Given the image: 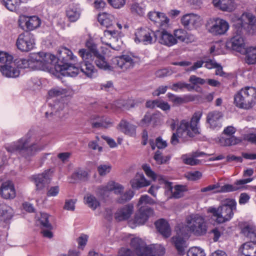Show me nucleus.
Listing matches in <instances>:
<instances>
[{"mask_svg": "<svg viewBox=\"0 0 256 256\" xmlns=\"http://www.w3.org/2000/svg\"><path fill=\"white\" fill-rule=\"evenodd\" d=\"M155 225L158 232L165 238L171 235V229L168 222L164 219H160L155 222Z\"/></svg>", "mask_w": 256, "mask_h": 256, "instance_id": "c756f323", "label": "nucleus"}, {"mask_svg": "<svg viewBox=\"0 0 256 256\" xmlns=\"http://www.w3.org/2000/svg\"><path fill=\"white\" fill-rule=\"evenodd\" d=\"M112 165L109 164H104L98 166V172L101 176H104L110 173L112 170Z\"/></svg>", "mask_w": 256, "mask_h": 256, "instance_id": "4d7b16f0", "label": "nucleus"}, {"mask_svg": "<svg viewBox=\"0 0 256 256\" xmlns=\"http://www.w3.org/2000/svg\"><path fill=\"white\" fill-rule=\"evenodd\" d=\"M98 20L101 25L108 28L112 26L114 18L110 14L104 12L98 15Z\"/></svg>", "mask_w": 256, "mask_h": 256, "instance_id": "f704fd0d", "label": "nucleus"}, {"mask_svg": "<svg viewBox=\"0 0 256 256\" xmlns=\"http://www.w3.org/2000/svg\"><path fill=\"white\" fill-rule=\"evenodd\" d=\"M125 102L122 100H119L114 102V104H111L106 106V108H111L114 112H118L126 108Z\"/></svg>", "mask_w": 256, "mask_h": 256, "instance_id": "6e6d98bb", "label": "nucleus"}, {"mask_svg": "<svg viewBox=\"0 0 256 256\" xmlns=\"http://www.w3.org/2000/svg\"><path fill=\"white\" fill-rule=\"evenodd\" d=\"M124 188L120 184L114 181H110L106 184L102 185L96 188V194L102 198L108 196L109 193L114 191V194H119L124 191Z\"/></svg>", "mask_w": 256, "mask_h": 256, "instance_id": "9b49d317", "label": "nucleus"}, {"mask_svg": "<svg viewBox=\"0 0 256 256\" xmlns=\"http://www.w3.org/2000/svg\"><path fill=\"white\" fill-rule=\"evenodd\" d=\"M6 8L10 11L16 10L21 4V0H2Z\"/></svg>", "mask_w": 256, "mask_h": 256, "instance_id": "de8ad7c7", "label": "nucleus"}, {"mask_svg": "<svg viewBox=\"0 0 256 256\" xmlns=\"http://www.w3.org/2000/svg\"><path fill=\"white\" fill-rule=\"evenodd\" d=\"M132 12L140 16H142L144 13V8L138 3L132 4L130 8Z\"/></svg>", "mask_w": 256, "mask_h": 256, "instance_id": "680f3d73", "label": "nucleus"}, {"mask_svg": "<svg viewBox=\"0 0 256 256\" xmlns=\"http://www.w3.org/2000/svg\"><path fill=\"white\" fill-rule=\"evenodd\" d=\"M195 157L187 158L186 156H182V159L184 164L190 166H196L200 164V160L194 158Z\"/></svg>", "mask_w": 256, "mask_h": 256, "instance_id": "e2e57ef3", "label": "nucleus"}, {"mask_svg": "<svg viewBox=\"0 0 256 256\" xmlns=\"http://www.w3.org/2000/svg\"><path fill=\"white\" fill-rule=\"evenodd\" d=\"M168 187L170 190L171 191L172 196L176 198H181L184 195V192L186 190V188L182 186H176L173 188L170 184H168Z\"/></svg>", "mask_w": 256, "mask_h": 256, "instance_id": "79ce46f5", "label": "nucleus"}, {"mask_svg": "<svg viewBox=\"0 0 256 256\" xmlns=\"http://www.w3.org/2000/svg\"><path fill=\"white\" fill-rule=\"evenodd\" d=\"M138 61V57L132 54H124L112 59L113 64L123 71L132 68Z\"/></svg>", "mask_w": 256, "mask_h": 256, "instance_id": "9d476101", "label": "nucleus"}, {"mask_svg": "<svg viewBox=\"0 0 256 256\" xmlns=\"http://www.w3.org/2000/svg\"><path fill=\"white\" fill-rule=\"evenodd\" d=\"M13 60L12 56L8 54L0 52V62L4 64H7Z\"/></svg>", "mask_w": 256, "mask_h": 256, "instance_id": "bf43d9fd", "label": "nucleus"}, {"mask_svg": "<svg viewBox=\"0 0 256 256\" xmlns=\"http://www.w3.org/2000/svg\"><path fill=\"white\" fill-rule=\"evenodd\" d=\"M186 227L193 234L201 236L207 232V226L204 218L198 214H192L186 218Z\"/></svg>", "mask_w": 256, "mask_h": 256, "instance_id": "0eeeda50", "label": "nucleus"}, {"mask_svg": "<svg viewBox=\"0 0 256 256\" xmlns=\"http://www.w3.org/2000/svg\"><path fill=\"white\" fill-rule=\"evenodd\" d=\"M81 10L77 5H71L66 10V16L70 22H75L80 18Z\"/></svg>", "mask_w": 256, "mask_h": 256, "instance_id": "2f4dec72", "label": "nucleus"}, {"mask_svg": "<svg viewBox=\"0 0 256 256\" xmlns=\"http://www.w3.org/2000/svg\"><path fill=\"white\" fill-rule=\"evenodd\" d=\"M201 17L196 14H186L181 18V22L184 28L192 30L199 27L202 24Z\"/></svg>", "mask_w": 256, "mask_h": 256, "instance_id": "2eb2a0df", "label": "nucleus"}, {"mask_svg": "<svg viewBox=\"0 0 256 256\" xmlns=\"http://www.w3.org/2000/svg\"><path fill=\"white\" fill-rule=\"evenodd\" d=\"M142 168L146 175L148 178H151L154 180H155L156 179V174L152 170L149 165L148 164H144L142 166Z\"/></svg>", "mask_w": 256, "mask_h": 256, "instance_id": "052dcab7", "label": "nucleus"}, {"mask_svg": "<svg viewBox=\"0 0 256 256\" xmlns=\"http://www.w3.org/2000/svg\"><path fill=\"white\" fill-rule=\"evenodd\" d=\"M154 158L158 164H162L168 162L170 156H164L160 151L157 150L154 154Z\"/></svg>", "mask_w": 256, "mask_h": 256, "instance_id": "8fccbe9b", "label": "nucleus"}, {"mask_svg": "<svg viewBox=\"0 0 256 256\" xmlns=\"http://www.w3.org/2000/svg\"><path fill=\"white\" fill-rule=\"evenodd\" d=\"M134 41L136 43L142 42L149 44L156 42V32L148 28H140L135 32Z\"/></svg>", "mask_w": 256, "mask_h": 256, "instance_id": "f8f14e48", "label": "nucleus"}, {"mask_svg": "<svg viewBox=\"0 0 256 256\" xmlns=\"http://www.w3.org/2000/svg\"><path fill=\"white\" fill-rule=\"evenodd\" d=\"M154 203V200L150 198L146 194L142 195L139 199V200L137 204V206L138 208L147 206H146L147 204H152Z\"/></svg>", "mask_w": 256, "mask_h": 256, "instance_id": "603ef678", "label": "nucleus"}, {"mask_svg": "<svg viewBox=\"0 0 256 256\" xmlns=\"http://www.w3.org/2000/svg\"><path fill=\"white\" fill-rule=\"evenodd\" d=\"M153 214V210L148 206L138 208V210L134 216V222L138 225L143 224Z\"/></svg>", "mask_w": 256, "mask_h": 256, "instance_id": "a211bd4d", "label": "nucleus"}, {"mask_svg": "<svg viewBox=\"0 0 256 256\" xmlns=\"http://www.w3.org/2000/svg\"><path fill=\"white\" fill-rule=\"evenodd\" d=\"M183 229L184 228L182 226H178L176 228V234L171 238L178 254L182 256L184 254L186 248V242L182 236L184 235Z\"/></svg>", "mask_w": 256, "mask_h": 256, "instance_id": "4468645a", "label": "nucleus"}, {"mask_svg": "<svg viewBox=\"0 0 256 256\" xmlns=\"http://www.w3.org/2000/svg\"><path fill=\"white\" fill-rule=\"evenodd\" d=\"M206 26L208 32L215 36L224 34L229 28V25L226 20L218 18L210 19Z\"/></svg>", "mask_w": 256, "mask_h": 256, "instance_id": "1a4fd4ad", "label": "nucleus"}, {"mask_svg": "<svg viewBox=\"0 0 256 256\" xmlns=\"http://www.w3.org/2000/svg\"><path fill=\"white\" fill-rule=\"evenodd\" d=\"M150 144L152 150H154L156 146L158 148H164L167 146V142L166 140H163L160 137L158 138L156 140L155 142L153 140H150Z\"/></svg>", "mask_w": 256, "mask_h": 256, "instance_id": "864d4df0", "label": "nucleus"}, {"mask_svg": "<svg viewBox=\"0 0 256 256\" xmlns=\"http://www.w3.org/2000/svg\"><path fill=\"white\" fill-rule=\"evenodd\" d=\"M74 64L70 63L66 65H62V69L64 72V74L68 75L70 76H74L78 73V69L74 66Z\"/></svg>", "mask_w": 256, "mask_h": 256, "instance_id": "49530a36", "label": "nucleus"}, {"mask_svg": "<svg viewBox=\"0 0 256 256\" xmlns=\"http://www.w3.org/2000/svg\"><path fill=\"white\" fill-rule=\"evenodd\" d=\"M76 201V200H66L64 206V209L66 210L74 211L75 209Z\"/></svg>", "mask_w": 256, "mask_h": 256, "instance_id": "69168bd1", "label": "nucleus"}, {"mask_svg": "<svg viewBox=\"0 0 256 256\" xmlns=\"http://www.w3.org/2000/svg\"><path fill=\"white\" fill-rule=\"evenodd\" d=\"M0 71L4 76L8 78H16L20 74L19 69L16 68V63L14 61L2 66Z\"/></svg>", "mask_w": 256, "mask_h": 256, "instance_id": "5701e85b", "label": "nucleus"}, {"mask_svg": "<svg viewBox=\"0 0 256 256\" xmlns=\"http://www.w3.org/2000/svg\"><path fill=\"white\" fill-rule=\"evenodd\" d=\"M49 216L46 213L41 214L40 217V222L41 225L44 227L48 229L51 230L52 228V224L49 222L48 221Z\"/></svg>", "mask_w": 256, "mask_h": 256, "instance_id": "13d9d810", "label": "nucleus"}, {"mask_svg": "<svg viewBox=\"0 0 256 256\" xmlns=\"http://www.w3.org/2000/svg\"><path fill=\"white\" fill-rule=\"evenodd\" d=\"M86 46L88 50L82 48L78 50V54L82 60H94V64L98 68L111 70V66L108 63L104 56L98 50L96 45L92 40H87Z\"/></svg>", "mask_w": 256, "mask_h": 256, "instance_id": "f257e3e1", "label": "nucleus"}, {"mask_svg": "<svg viewBox=\"0 0 256 256\" xmlns=\"http://www.w3.org/2000/svg\"><path fill=\"white\" fill-rule=\"evenodd\" d=\"M212 2L215 7L224 12H232L236 8L234 0H213Z\"/></svg>", "mask_w": 256, "mask_h": 256, "instance_id": "a878e982", "label": "nucleus"}, {"mask_svg": "<svg viewBox=\"0 0 256 256\" xmlns=\"http://www.w3.org/2000/svg\"><path fill=\"white\" fill-rule=\"evenodd\" d=\"M238 189L239 187L238 186H235L234 184V185L226 184L222 186L220 190H216L215 192H228L236 191Z\"/></svg>", "mask_w": 256, "mask_h": 256, "instance_id": "0e129e2a", "label": "nucleus"}, {"mask_svg": "<svg viewBox=\"0 0 256 256\" xmlns=\"http://www.w3.org/2000/svg\"><path fill=\"white\" fill-rule=\"evenodd\" d=\"M188 256H206L204 250L198 246H194L189 249L187 252Z\"/></svg>", "mask_w": 256, "mask_h": 256, "instance_id": "5fc2aeb1", "label": "nucleus"}, {"mask_svg": "<svg viewBox=\"0 0 256 256\" xmlns=\"http://www.w3.org/2000/svg\"><path fill=\"white\" fill-rule=\"evenodd\" d=\"M134 212V206L128 204L118 208L114 214L118 221H122L128 219Z\"/></svg>", "mask_w": 256, "mask_h": 256, "instance_id": "4be33fe9", "label": "nucleus"}, {"mask_svg": "<svg viewBox=\"0 0 256 256\" xmlns=\"http://www.w3.org/2000/svg\"><path fill=\"white\" fill-rule=\"evenodd\" d=\"M112 125V122L108 118L98 117V120L92 122L93 128H106Z\"/></svg>", "mask_w": 256, "mask_h": 256, "instance_id": "c03bdc74", "label": "nucleus"}, {"mask_svg": "<svg viewBox=\"0 0 256 256\" xmlns=\"http://www.w3.org/2000/svg\"><path fill=\"white\" fill-rule=\"evenodd\" d=\"M202 116V112H196L192 115L190 122L186 120H181L178 125L176 130L180 138L186 139L188 137L193 138L200 134V128L198 126Z\"/></svg>", "mask_w": 256, "mask_h": 256, "instance_id": "f03ea898", "label": "nucleus"}, {"mask_svg": "<svg viewBox=\"0 0 256 256\" xmlns=\"http://www.w3.org/2000/svg\"><path fill=\"white\" fill-rule=\"evenodd\" d=\"M16 64L17 68H30L32 70H34V62L32 60V54H30L28 59H20L15 60H14Z\"/></svg>", "mask_w": 256, "mask_h": 256, "instance_id": "58836bf2", "label": "nucleus"}, {"mask_svg": "<svg viewBox=\"0 0 256 256\" xmlns=\"http://www.w3.org/2000/svg\"><path fill=\"white\" fill-rule=\"evenodd\" d=\"M34 36L29 32L21 34L18 36L16 44L18 49L22 52H28L34 46Z\"/></svg>", "mask_w": 256, "mask_h": 256, "instance_id": "ddd939ff", "label": "nucleus"}, {"mask_svg": "<svg viewBox=\"0 0 256 256\" xmlns=\"http://www.w3.org/2000/svg\"><path fill=\"white\" fill-rule=\"evenodd\" d=\"M119 34V32L115 30H105L104 32V36L101 38V41L102 43L110 46V40H114Z\"/></svg>", "mask_w": 256, "mask_h": 256, "instance_id": "e433bc0d", "label": "nucleus"}, {"mask_svg": "<svg viewBox=\"0 0 256 256\" xmlns=\"http://www.w3.org/2000/svg\"><path fill=\"white\" fill-rule=\"evenodd\" d=\"M158 18L159 19L156 23L158 24L160 26L166 27L169 22V19L168 17L164 13L160 12Z\"/></svg>", "mask_w": 256, "mask_h": 256, "instance_id": "338daca9", "label": "nucleus"}, {"mask_svg": "<svg viewBox=\"0 0 256 256\" xmlns=\"http://www.w3.org/2000/svg\"><path fill=\"white\" fill-rule=\"evenodd\" d=\"M241 234L252 242H256V227L254 225L244 224L241 226Z\"/></svg>", "mask_w": 256, "mask_h": 256, "instance_id": "bb28decb", "label": "nucleus"}, {"mask_svg": "<svg viewBox=\"0 0 256 256\" xmlns=\"http://www.w3.org/2000/svg\"><path fill=\"white\" fill-rule=\"evenodd\" d=\"M234 103L240 108H252L256 104V88L248 86L242 88L234 95Z\"/></svg>", "mask_w": 256, "mask_h": 256, "instance_id": "20e7f679", "label": "nucleus"}, {"mask_svg": "<svg viewBox=\"0 0 256 256\" xmlns=\"http://www.w3.org/2000/svg\"><path fill=\"white\" fill-rule=\"evenodd\" d=\"M0 194L5 199L14 198L16 196V190L12 182L6 181L2 184Z\"/></svg>", "mask_w": 256, "mask_h": 256, "instance_id": "b1692460", "label": "nucleus"}, {"mask_svg": "<svg viewBox=\"0 0 256 256\" xmlns=\"http://www.w3.org/2000/svg\"><path fill=\"white\" fill-rule=\"evenodd\" d=\"M130 246L138 256H146L148 246L139 238H131Z\"/></svg>", "mask_w": 256, "mask_h": 256, "instance_id": "aec40b11", "label": "nucleus"}, {"mask_svg": "<svg viewBox=\"0 0 256 256\" xmlns=\"http://www.w3.org/2000/svg\"><path fill=\"white\" fill-rule=\"evenodd\" d=\"M236 202L233 199L227 198L222 201V206L218 208H210L209 212L212 214L216 221L220 224L229 221L234 216L236 210Z\"/></svg>", "mask_w": 256, "mask_h": 256, "instance_id": "39448f33", "label": "nucleus"}, {"mask_svg": "<svg viewBox=\"0 0 256 256\" xmlns=\"http://www.w3.org/2000/svg\"><path fill=\"white\" fill-rule=\"evenodd\" d=\"M242 20L248 24L249 28L253 30L252 32H256V18L251 13H244L242 14Z\"/></svg>", "mask_w": 256, "mask_h": 256, "instance_id": "4c0bfd02", "label": "nucleus"}, {"mask_svg": "<svg viewBox=\"0 0 256 256\" xmlns=\"http://www.w3.org/2000/svg\"><path fill=\"white\" fill-rule=\"evenodd\" d=\"M202 116V112H196L192 115L190 122L186 120H181L178 125L176 130L180 138L186 139L188 137L193 138L200 134V128L198 126Z\"/></svg>", "mask_w": 256, "mask_h": 256, "instance_id": "7ed1b4c3", "label": "nucleus"}, {"mask_svg": "<svg viewBox=\"0 0 256 256\" xmlns=\"http://www.w3.org/2000/svg\"><path fill=\"white\" fill-rule=\"evenodd\" d=\"M222 118V114L218 111H212L209 112L206 116V122L212 128L221 126L220 120Z\"/></svg>", "mask_w": 256, "mask_h": 256, "instance_id": "393cba45", "label": "nucleus"}, {"mask_svg": "<svg viewBox=\"0 0 256 256\" xmlns=\"http://www.w3.org/2000/svg\"><path fill=\"white\" fill-rule=\"evenodd\" d=\"M246 61L248 64H254L256 63V47H250L245 48Z\"/></svg>", "mask_w": 256, "mask_h": 256, "instance_id": "a19ab883", "label": "nucleus"}, {"mask_svg": "<svg viewBox=\"0 0 256 256\" xmlns=\"http://www.w3.org/2000/svg\"><path fill=\"white\" fill-rule=\"evenodd\" d=\"M67 90L66 89H64L60 87H56L48 91V94L50 97L54 98L65 96Z\"/></svg>", "mask_w": 256, "mask_h": 256, "instance_id": "3c124183", "label": "nucleus"}, {"mask_svg": "<svg viewBox=\"0 0 256 256\" xmlns=\"http://www.w3.org/2000/svg\"><path fill=\"white\" fill-rule=\"evenodd\" d=\"M174 38L178 40H180L181 42H184L186 40V38L190 40L191 41H194L195 40V38L192 35H187L186 32L183 30L178 29L174 30Z\"/></svg>", "mask_w": 256, "mask_h": 256, "instance_id": "37998d69", "label": "nucleus"}, {"mask_svg": "<svg viewBox=\"0 0 256 256\" xmlns=\"http://www.w3.org/2000/svg\"><path fill=\"white\" fill-rule=\"evenodd\" d=\"M83 61L80 66V70L88 77L92 78L95 72V68L91 62L93 61L94 62V60H83Z\"/></svg>", "mask_w": 256, "mask_h": 256, "instance_id": "72a5a7b5", "label": "nucleus"}, {"mask_svg": "<svg viewBox=\"0 0 256 256\" xmlns=\"http://www.w3.org/2000/svg\"><path fill=\"white\" fill-rule=\"evenodd\" d=\"M118 126L120 130L126 134L132 136L135 134V126L125 120H122L118 124Z\"/></svg>", "mask_w": 256, "mask_h": 256, "instance_id": "c9c22d12", "label": "nucleus"}, {"mask_svg": "<svg viewBox=\"0 0 256 256\" xmlns=\"http://www.w3.org/2000/svg\"><path fill=\"white\" fill-rule=\"evenodd\" d=\"M119 194L120 196L117 198L116 202L119 204H124L130 200L134 196V192L130 190L126 191L125 192Z\"/></svg>", "mask_w": 256, "mask_h": 256, "instance_id": "09e8293b", "label": "nucleus"}, {"mask_svg": "<svg viewBox=\"0 0 256 256\" xmlns=\"http://www.w3.org/2000/svg\"><path fill=\"white\" fill-rule=\"evenodd\" d=\"M167 96L169 100L172 102L175 105H180L186 102L187 101L194 100V99L190 98L189 97L182 98L178 96L171 93H168Z\"/></svg>", "mask_w": 256, "mask_h": 256, "instance_id": "a18cd8bd", "label": "nucleus"}, {"mask_svg": "<svg viewBox=\"0 0 256 256\" xmlns=\"http://www.w3.org/2000/svg\"><path fill=\"white\" fill-rule=\"evenodd\" d=\"M63 63V65L67 66L71 62H74L76 61V57L73 55L70 50L65 47H62L58 51L56 60Z\"/></svg>", "mask_w": 256, "mask_h": 256, "instance_id": "6ab92c4d", "label": "nucleus"}, {"mask_svg": "<svg viewBox=\"0 0 256 256\" xmlns=\"http://www.w3.org/2000/svg\"><path fill=\"white\" fill-rule=\"evenodd\" d=\"M32 136V132H28L24 137L16 142H14L9 146L6 147V149L10 152L21 150H26L28 152H33L40 150L38 142H31Z\"/></svg>", "mask_w": 256, "mask_h": 256, "instance_id": "6e6552de", "label": "nucleus"}, {"mask_svg": "<svg viewBox=\"0 0 256 256\" xmlns=\"http://www.w3.org/2000/svg\"><path fill=\"white\" fill-rule=\"evenodd\" d=\"M18 24L21 28H24V27L26 26L27 30H32L40 26L41 20L38 17L35 16H21L18 20Z\"/></svg>", "mask_w": 256, "mask_h": 256, "instance_id": "dca6fc26", "label": "nucleus"}, {"mask_svg": "<svg viewBox=\"0 0 256 256\" xmlns=\"http://www.w3.org/2000/svg\"><path fill=\"white\" fill-rule=\"evenodd\" d=\"M254 242H247L242 244L239 248V256H252L256 252V245Z\"/></svg>", "mask_w": 256, "mask_h": 256, "instance_id": "7c9ffc66", "label": "nucleus"}, {"mask_svg": "<svg viewBox=\"0 0 256 256\" xmlns=\"http://www.w3.org/2000/svg\"><path fill=\"white\" fill-rule=\"evenodd\" d=\"M88 173L86 171L82 169H78L76 170L72 175V176L76 180H81L86 178Z\"/></svg>", "mask_w": 256, "mask_h": 256, "instance_id": "774afa93", "label": "nucleus"}, {"mask_svg": "<svg viewBox=\"0 0 256 256\" xmlns=\"http://www.w3.org/2000/svg\"><path fill=\"white\" fill-rule=\"evenodd\" d=\"M156 41L159 43L170 46L176 44V40L174 36L166 30H159L156 32Z\"/></svg>", "mask_w": 256, "mask_h": 256, "instance_id": "f3484780", "label": "nucleus"}, {"mask_svg": "<svg viewBox=\"0 0 256 256\" xmlns=\"http://www.w3.org/2000/svg\"><path fill=\"white\" fill-rule=\"evenodd\" d=\"M52 172L50 170H48L43 174L34 176L35 184L37 190H42L46 184L49 182L50 179V174Z\"/></svg>", "mask_w": 256, "mask_h": 256, "instance_id": "c85d7f7f", "label": "nucleus"}, {"mask_svg": "<svg viewBox=\"0 0 256 256\" xmlns=\"http://www.w3.org/2000/svg\"><path fill=\"white\" fill-rule=\"evenodd\" d=\"M84 202L92 210H95L100 206V202L96 196L90 194H88L84 196Z\"/></svg>", "mask_w": 256, "mask_h": 256, "instance_id": "ea45409f", "label": "nucleus"}, {"mask_svg": "<svg viewBox=\"0 0 256 256\" xmlns=\"http://www.w3.org/2000/svg\"><path fill=\"white\" fill-rule=\"evenodd\" d=\"M13 210L6 204H0V220L7 222L13 216Z\"/></svg>", "mask_w": 256, "mask_h": 256, "instance_id": "473e14b6", "label": "nucleus"}, {"mask_svg": "<svg viewBox=\"0 0 256 256\" xmlns=\"http://www.w3.org/2000/svg\"><path fill=\"white\" fill-rule=\"evenodd\" d=\"M34 70H50L56 62V57L50 53L40 52L32 54Z\"/></svg>", "mask_w": 256, "mask_h": 256, "instance_id": "423d86ee", "label": "nucleus"}, {"mask_svg": "<svg viewBox=\"0 0 256 256\" xmlns=\"http://www.w3.org/2000/svg\"><path fill=\"white\" fill-rule=\"evenodd\" d=\"M227 46L240 53L245 52V44L243 38L239 34L234 36L227 42Z\"/></svg>", "mask_w": 256, "mask_h": 256, "instance_id": "412c9836", "label": "nucleus"}, {"mask_svg": "<svg viewBox=\"0 0 256 256\" xmlns=\"http://www.w3.org/2000/svg\"><path fill=\"white\" fill-rule=\"evenodd\" d=\"M130 183L132 187L136 189L147 186L150 184V182L148 180L144 174L142 173H137L134 178L130 180Z\"/></svg>", "mask_w": 256, "mask_h": 256, "instance_id": "cd10ccee", "label": "nucleus"}]
</instances>
